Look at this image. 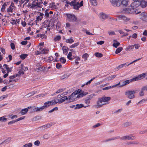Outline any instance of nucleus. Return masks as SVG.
Returning a JSON list of instances; mask_svg holds the SVG:
<instances>
[{
  "label": "nucleus",
  "instance_id": "1",
  "mask_svg": "<svg viewBox=\"0 0 147 147\" xmlns=\"http://www.w3.org/2000/svg\"><path fill=\"white\" fill-rule=\"evenodd\" d=\"M80 90L81 91V90L79 89L78 90L75 91L70 95L68 97L66 96H63L64 102L66 100V103H68L77 100L79 98L78 97V95Z\"/></svg>",
  "mask_w": 147,
  "mask_h": 147
},
{
  "label": "nucleus",
  "instance_id": "2",
  "mask_svg": "<svg viewBox=\"0 0 147 147\" xmlns=\"http://www.w3.org/2000/svg\"><path fill=\"white\" fill-rule=\"evenodd\" d=\"M111 98L110 97L103 96L98 98L97 101V108H99L103 105H105L109 103V101L111 100Z\"/></svg>",
  "mask_w": 147,
  "mask_h": 147
},
{
  "label": "nucleus",
  "instance_id": "3",
  "mask_svg": "<svg viewBox=\"0 0 147 147\" xmlns=\"http://www.w3.org/2000/svg\"><path fill=\"white\" fill-rule=\"evenodd\" d=\"M145 74L143 73L138 75L137 76L133 78L130 80H127L123 82L122 84L119 86V87H123L128 84L130 82L133 81H136L140 80L144 78L145 77Z\"/></svg>",
  "mask_w": 147,
  "mask_h": 147
},
{
  "label": "nucleus",
  "instance_id": "4",
  "mask_svg": "<svg viewBox=\"0 0 147 147\" xmlns=\"http://www.w3.org/2000/svg\"><path fill=\"white\" fill-rule=\"evenodd\" d=\"M42 3L43 2L42 0H40L39 1H38L37 2L33 1L31 3H28L26 5V7L32 9H36L37 8H41L42 7Z\"/></svg>",
  "mask_w": 147,
  "mask_h": 147
},
{
  "label": "nucleus",
  "instance_id": "5",
  "mask_svg": "<svg viewBox=\"0 0 147 147\" xmlns=\"http://www.w3.org/2000/svg\"><path fill=\"white\" fill-rule=\"evenodd\" d=\"M119 138L121 140H134L136 138V137L131 135L125 136L121 138H120L119 136H117L107 140L106 141H109Z\"/></svg>",
  "mask_w": 147,
  "mask_h": 147
},
{
  "label": "nucleus",
  "instance_id": "6",
  "mask_svg": "<svg viewBox=\"0 0 147 147\" xmlns=\"http://www.w3.org/2000/svg\"><path fill=\"white\" fill-rule=\"evenodd\" d=\"M136 93L135 90H128L125 92V94L129 99H132L134 98V94Z\"/></svg>",
  "mask_w": 147,
  "mask_h": 147
},
{
  "label": "nucleus",
  "instance_id": "7",
  "mask_svg": "<svg viewBox=\"0 0 147 147\" xmlns=\"http://www.w3.org/2000/svg\"><path fill=\"white\" fill-rule=\"evenodd\" d=\"M68 21L71 22L76 21L77 20L76 16L73 14L67 13L66 14Z\"/></svg>",
  "mask_w": 147,
  "mask_h": 147
},
{
  "label": "nucleus",
  "instance_id": "8",
  "mask_svg": "<svg viewBox=\"0 0 147 147\" xmlns=\"http://www.w3.org/2000/svg\"><path fill=\"white\" fill-rule=\"evenodd\" d=\"M124 11L126 13H134L136 14H138L140 13V11L139 12H136L132 8H126L124 9Z\"/></svg>",
  "mask_w": 147,
  "mask_h": 147
},
{
  "label": "nucleus",
  "instance_id": "9",
  "mask_svg": "<svg viewBox=\"0 0 147 147\" xmlns=\"http://www.w3.org/2000/svg\"><path fill=\"white\" fill-rule=\"evenodd\" d=\"M140 1H134L131 4V7L136 12H138L136 8L140 5Z\"/></svg>",
  "mask_w": 147,
  "mask_h": 147
},
{
  "label": "nucleus",
  "instance_id": "10",
  "mask_svg": "<svg viewBox=\"0 0 147 147\" xmlns=\"http://www.w3.org/2000/svg\"><path fill=\"white\" fill-rule=\"evenodd\" d=\"M52 105H55L57 103L61 104L64 102L63 97H62L60 99H55L51 101Z\"/></svg>",
  "mask_w": 147,
  "mask_h": 147
},
{
  "label": "nucleus",
  "instance_id": "11",
  "mask_svg": "<svg viewBox=\"0 0 147 147\" xmlns=\"http://www.w3.org/2000/svg\"><path fill=\"white\" fill-rule=\"evenodd\" d=\"M112 5L114 7H119L121 5V0H109Z\"/></svg>",
  "mask_w": 147,
  "mask_h": 147
},
{
  "label": "nucleus",
  "instance_id": "12",
  "mask_svg": "<svg viewBox=\"0 0 147 147\" xmlns=\"http://www.w3.org/2000/svg\"><path fill=\"white\" fill-rule=\"evenodd\" d=\"M140 18L142 20L147 21V13L143 12L139 15Z\"/></svg>",
  "mask_w": 147,
  "mask_h": 147
},
{
  "label": "nucleus",
  "instance_id": "13",
  "mask_svg": "<svg viewBox=\"0 0 147 147\" xmlns=\"http://www.w3.org/2000/svg\"><path fill=\"white\" fill-rule=\"evenodd\" d=\"M67 3L71 5H73L74 6V8L76 9H78L80 7L79 5V3L75 1H72L71 3Z\"/></svg>",
  "mask_w": 147,
  "mask_h": 147
},
{
  "label": "nucleus",
  "instance_id": "14",
  "mask_svg": "<svg viewBox=\"0 0 147 147\" xmlns=\"http://www.w3.org/2000/svg\"><path fill=\"white\" fill-rule=\"evenodd\" d=\"M119 20H122L125 22H127L129 20V18L124 15H119L116 16Z\"/></svg>",
  "mask_w": 147,
  "mask_h": 147
},
{
  "label": "nucleus",
  "instance_id": "15",
  "mask_svg": "<svg viewBox=\"0 0 147 147\" xmlns=\"http://www.w3.org/2000/svg\"><path fill=\"white\" fill-rule=\"evenodd\" d=\"M78 95V97L79 98L82 97L85 95H86L88 94V93L87 92H84L83 91H79Z\"/></svg>",
  "mask_w": 147,
  "mask_h": 147
},
{
  "label": "nucleus",
  "instance_id": "16",
  "mask_svg": "<svg viewBox=\"0 0 147 147\" xmlns=\"http://www.w3.org/2000/svg\"><path fill=\"white\" fill-rule=\"evenodd\" d=\"M88 106H90V105H88L87 106H84V105L82 104H77L76 105V107L74 108L75 109H80L82 107L86 108Z\"/></svg>",
  "mask_w": 147,
  "mask_h": 147
},
{
  "label": "nucleus",
  "instance_id": "17",
  "mask_svg": "<svg viewBox=\"0 0 147 147\" xmlns=\"http://www.w3.org/2000/svg\"><path fill=\"white\" fill-rule=\"evenodd\" d=\"M120 82H119V83H118L117 84H116L115 85H113L112 86H109L106 87L105 88H103L102 90H107L110 89H111V88H114V87H115L119 85L120 84Z\"/></svg>",
  "mask_w": 147,
  "mask_h": 147
},
{
  "label": "nucleus",
  "instance_id": "18",
  "mask_svg": "<svg viewBox=\"0 0 147 147\" xmlns=\"http://www.w3.org/2000/svg\"><path fill=\"white\" fill-rule=\"evenodd\" d=\"M44 109L43 107L42 106L40 107H36L34 108L33 110L34 112H38V111H42V110Z\"/></svg>",
  "mask_w": 147,
  "mask_h": 147
},
{
  "label": "nucleus",
  "instance_id": "19",
  "mask_svg": "<svg viewBox=\"0 0 147 147\" xmlns=\"http://www.w3.org/2000/svg\"><path fill=\"white\" fill-rule=\"evenodd\" d=\"M30 108L31 107H28L27 108L22 109L20 111V113L22 115H24L28 111V109Z\"/></svg>",
  "mask_w": 147,
  "mask_h": 147
},
{
  "label": "nucleus",
  "instance_id": "20",
  "mask_svg": "<svg viewBox=\"0 0 147 147\" xmlns=\"http://www.w3.org/2000/svg\"><path fill=\"white\" fill-rule=\"evenodd\" d=\"M9 3L8 2H7L3 3L1 10V11L4 12L5 11L6 7H7V5L9 4Z\"/></svg>",
  "mask_w": 147,
  "mask_h": 147
},
{
  "label": "nucleus",
  "instance_id": "21",
  "mask_svg": "<svg viewBox=\"0 0 147 147\" xmlns=\"http://www.w3.org/2000/svg\"><path fill=\"white\" fill-rule=\"evenodd\" d=\"M140 5L142 7H145L147 5V2L144 1L142 0L140 1Z\"/></svg>",
  "mask_w": 147,
  "mask_h": 147
},
{
  "label": "nucleus",
  "instance_id": "22",
  "mask_svg": "<svg viewBox=\"0 0 147 147\" xmlns=\"http://www.w3.org/2000/svg\"><path fill=\"white\" fill-rule=\"evenodd\" d=\"M100 18L103 20L109 18V16L108 15L105 14L103 12L101 13L100 14Z\"/></svg>",
  "mask_w": 147,
  "mask_h": 147
},
{
  "label": "nucleus",
  "instance_id": "23",
  "mask_svg": "<svg viewBox=\"0 0 147 147\" xmlns=\"http://www.w3.org/2000/svg\"><path fill=\"white\" fill-rule=\"evenodd\" d=\"M129 0H122L121 3V5L123 6L126 7L128 4V3Z\"/></svg>",
  "mask_w": 147,
  "mask_h": 147
},
{
  "label": "nucleus",
  "instance_id": "24",
  "mask_svg": "<svg viewBox=\"0 0 147 147\" xmlns=\"http://www.w3.org/2000/svg\"><path fill=\"white\" fill-rule=\"evenodd\" d=\"M16 9L9 6L7 8V12L8 13H12Z\"/></svg>",
  "mask_w": 147,
  "mask_h": 147
},
{
  "label": "nucleus",
  "instance_id": "25",
  "mask_svg": "<svg viewBox=\"0 0 147 147\" xmlns=\"http://www.w3.org/2000/svg\"><path fill=\"white\" fill-rule=\"evenodd\" d=\"M139 144V142L137 141H130L126 143V145H129L130 144H134L138 145Z\"/></svg>",
  "mask_w": 147,
  "mask_h": 147
},
{
  "label": "nucleus",
  "instance_id": "26",
  "mask_svg": "<svg viewBox=\"0 0 147 147\" xmlns=\"http://www.w3.org/2000/svg\"><path fill=\"white\" fill-rule=\"evenodd\" d=\"M44 14L42 13H39V15L36 17V21H39L41 20L43 17Z\"/></svg>",
  "mask_w": 147,
  "mask_h": 147
},
{
  "label": "nucleus",
  "instance_id": "27",
  "mask_svg": "<svg viewBox=\"0 0 147 147\" xmlns=\"http://www.w3.org/2000/svg\"><path fill=\"white\" fill-rule=\"evenodd\" d=\"M52 105L51 101H48L45 102L44 103V105L42 106L44 109H46L47 108L49 107L50 105Z\"/></svg>",
  "mask_w": 147,
  "mask_h": 147
},
{
  "label": "nucleus",
  "instance_id": "28",
  "mask_svg": "<svg viewBox=\"0 0 147 147\" xmlns=\"http://www.w3.org/2000/svg\"><path fill=\"white\" fill-rule=\"evenodd\" d=\"M63 53L65 54H67L68 51V48L65 46H63L62 48Z\"/></svg>",
  "mask_w": 147,
  "mask_h": 147
},
{
  "label": "nucleus",
  "instance_id": "29",
  "mask_svg": "<svg viewBox=\"0 0 147 147\" xmlns=\"http://www.w3.org/2000/svg\"><path fill=\"white\" fill-rule=\"evenodd\" d=\"M65 88H63L61 89H60L58 90L54 94H51V96H53L54 95L56 94H58L62 92L63 91L65 90Z\"/></svg>",
  "mask_w": 147,
  "mask_h": 147
},
{
  "label": "nucleus",
  "instance_id": "30",
  "mask_svg": "<svg viewBox=\"0 0 147 147\" xmlns=\"http://www.w3.org/2000/svg\"><path fill=\"white\" fill-rule=\"evenodd\" d=\"M24 74V72L22 70H19L17 74H16V76L18 77H19L22 75Z\"/></svg>",
  "mask_w": 147,
  "mask_h": 147
},
{
  "label": "nucleus",
  "instance_id": "31",
  "mask_svg": "<svg viewBox=\"0 0 147 147\" xmlns=\"http://www.w3.org/2000/svg\"><path fill=\"white\" fill-rule=\"evenodd\" d=\"M3 67L5 69H6L7 73H9V72L11 71V68H9L8 67V65L7 64H4L3 65Z\"/></svg>",
  "mask_w": 147,
  "mask_h": 147
},
{
  "label": "nucleus",
  "instance_id": "32",
  "mask_svg": "<svg viewBox=\"0 0 147 147\" xmlns=\"http://www.w3.org/2000/svg\"><path fill=\"white\" fill-rule=\"evenodd\" d=\"M127 63H125L124 64H121V65H119V66H117V67H116V69L118 70L119 69L123 67L125 65H126V66H127Z\"/></svg>",
  "mask_w": 147,
  "mask_h": 147
},
{
  "label": "nucleus",
  "instance_id": "33",
  "mask_svg": "<svg viewBox=\"0 0 147 147\" xmlns=\"http://www.w3.org/2000/svg\"><path fill=\"white\" fill-rule=\"evenodd\" d=\"M53 58L52 56H50L47 58L46 59L45 61L47 62L51 63L52 61H53Z\"/></svg>",
  "mask_w": 147,
  "mask_h": 147
},
{
  "label": "nucleus",
  "instance_id": "34",
  "mask_svg": "<svg viewBox=\"0 0 147 147\" xmlns=\"http://www.w3.org/2000/svg\"><path fill=\"white\" fill-rule=\"evenodd\" d=\"M134 48V46L133 45L128 46L127 47L125 48V51H130L133 49Z\"/></svg>",
  "mask_w": 147,
  "mask_h": 147
},
{
  "label": "nucleus",
  "instance_id": "35",
  "mask_svg": "<svg viewBox=\"0 0 147 147\" xmlns=\"http://www.w3.org/2000/svg\"><path fill=\"white\" fill-rule=\"evenodd\" d=\"M11 140V138H8L5 140L4 142L1 143L0 144L8 143L10 142Z\"/></svg>",
  "mask_w": 147,
  "mask_h": 147
},
{
  "label": "nucleus",
  "instance_id": "36",
  "mask_svg": "<svg viewBox=\"0 0 147 147\" xmlns=\"http://www.w3.org/2000/svg\"><path fill=\"white\" fill-rule=\"evenodd\" d=\"M95 78H93L91 79L88 82H86L85 84H84L82 85V87H83L84 86L86 85H88L90 84L92 81H93L94 79Z\"/></svg>",
  "mask_w": 147,
  "mask_h": 147
},
{
  "label": "nucleus",
  "instance_id": "37",
  "mask_svg": "<svg viewBox=\"0 0 147 147\" xmlns=\"http://www.w3.org/2000/svg\"><path fill=\"white\" fill-rule=\"evenodd\" d=\"M70 74H65L62 76L61 77V80H63L65 78H67L70 76Z\"/></svg>",
  "mask_w": 147,
  "mask_h": 147
},
{
  "label": "nucleus",
  "instance_id": "38",
  "mask_svg": "<svg viewBox=\"0 0 147 147\" xmlns=\"http://www.w3.org/2000/svg\"><path fill=\"white\" fill-rule=\"evenodd\" d=\"M74 41L72 38H70L67 39L66 40V42L67 43H72L74 42Z\"/></svg>",
  "mask_w": 147,
  "mask_h": 147
},
{
  "label": "nucleus",
  "instance_id": "39",
  "mask_svg": "<svg viewBox=\"0 0 147 147\" xmlns=\"http://www.w3.org/2000/svg\"><path fill=\"white\" fill-rule=\"evenodd\" d=\"M123 50V48L120 47L117 49L115 51V53L118 54L120 53Z\"/></svg>",
  "mask_w": 147,
  "mask_h": 147
},
{
  "label": "nucleus",
  "instance_id": "40",
  "mask_svg": "<svg viewBox=\"0 0 147 147\" xmlns=\"http://www.w3.org/2000/svg\"><path fill=\"white\" fill-rule=\"evenodd\" d=\"M79 44V42H77L71 45L70 46L71 48H73L76 47Z\"/></svg>",
  "mask_w": 147,
  "mask_h": 147
},
{
  "label": "nucleus",
  "instance_id": "41",
  "mask_svg": "<svg viewBox=\"0 0 147 147\" xmlns=\"http://www.w3.org/2000/svg\"><path fill=\"white\" fill-rule=\"evenodd\" d=\"M49 51L47 49H43L41 52V53L43 54H46L48 53Z\"/></svg>",
  "mask_w": 147,
  "mask_h": 147
},
{
  "label": "nucleus",
  "instance_id": "42",
  "mask_svg": "<svg viewBox=\"0 0 147 147\" xmlns=\"http://www.w3.org/2000/svg\"><path fill=\"white\" fill-rule=\"evenodd\" d=\"M94 55L98 57H101L102 56V54L99 53H96L94 54Z\"/></svg>",
  "mask_w": 147,
  "mask_h": 147
},
{
  "label": "nucleus",
  "instance_id": "43",
  "mask_svg": "<svg viewBox=\"0 0 147 147\" xmlns=\"http://www.w3.org/2000/svg\"><path fill=\"white\" fill-rule=\"evenodd\" d=\"M90 3H91L92 5L94 6H96L97 5L96 0H90Z\"/></svg>",
  "mask_w": 147,
  "mask_h": 147
},
{
  "label": "nucleus",
  "instance_id": "44",
  "mask_svg": "<svg viewBox=\"0 0 147 147\" xmlns=\"http://www.w3.org/2000/svg\"><path fill=\"white\" fill-rule=\"evenodd\" d=\"M53 125V123H48L47 124L44 125V126L46 127V128H48L50 127L51 126H52Z\"/></svg>",
  "mask_w": 147,
  "mask_h": 147
},
{
  "label": "nucleus",
  "instance_id": "45",
  "mask_svg": "<svg viewBox=\"0 0 147 147\" xmlns=\"http://www.w3.org/2000/svg\"><path fill=\"white\" fill-rule=\"evenodd\" d=\"M72 55V53L71 52H69L67 55V58L69 59L70 60H72L73 59L71 57Z\"/></svg>",
  "mask_w": 147,
  "mask_h": 147
},
{
  "label": "nucleus",
  "instance_id": "46",
  "mask_svg": "<svg viewBox=\"0 0 147 147\" xmlns=\"http://www.w3.org/2000/svg\"><path fill=\"white\" fill-rule=\"evenodd\" d=\"M28 55L27 54H21L20 55V57L22 59H24Z\"/></svg>",
  "mask_w": 147,
  "mask_h": 147
},
{
  "label": "nucleus",
  "instance_id": "47",
  "mask_svg": "<svg viewBox=\"0 0 147 147\" xmlns=\"http://www.w3.org/2000/svg\"><path fill=\"white\" fill-rule=\"evenodd\" d=\"M59 61L63 63H64L66 61V59L64 57H62L60 59Z\"/></svg>",
  "mask_w": 147,
  "mask_h": 147
},
{
  "label": "nucleus",
  "instance_id": "48",
  "mask_svg": "<svg viewBox=\"0 0 147 147\" xmlns=\"http://www.w3.org/2000/svg\"><path fill=\"white\" fill-rule=\"evenodd\" d=\"M32 144L31 143H29L23 145V147H32Z\"/></svg>",
  "mask_w": 147,
  "mask_h": 147
},
{
  "label": "nucleus",
  "instance_id": "49",
  "mask_svg": "<svg viewBox=\"0 0 147 147\" xmlns=\"http://www.w3.org/2000/svg\"><path fill=\"white\" fill-rule=\"evenodd\" d=\"M144 91L141 88V90L139 93V96H144Z\"/></svg>",
  "mask_w": 147,
  "mask_h": 147
},
{
  "label": "nucleus",
  "instance_id": "50",
  "mask_svg": "<svg viewBox=\"0 0 147 147\" xmlns=\"http://www.w3.org/2000/svg\"><path fill=\"white\" fill-rule=\"evenodd\" d=\"M49 6L51 8H55L56 7L55 3H50Z\"/></svg>",
  "mask_w": 147,
  "mask_h": 147
},
{
  "label": "nucleus",
  "instance_id": "51",
  "mask_svg": "<svg viewBox=\"0 0 147 147\" xmlns=\"http://www.w3.org/2000/svg\"><path fill=\"white\" fill-rule=\"evenodd\" d=\"M7 120V119L6 118H5L4 117H0V121H2L3 122L6 121Z\"/></svg>",
  "mask_w": 147,
  "mask_h": 147
},
{
  "label": "nucleus",
  "instance_id": "52",
  "mask_svg": "<svg viewBox=\"0 0 147 147\" xmlns=\"http://www.w3.org/2000/svg\"><path fill=\"white\" fill-rule=\"evenodd\" d=\"M61 38V37L60 36H57L54 38V40L55 41L60 40Z\"/></svg>",
  "mask_w": 147,
  "mask_h": 147
},
{
  "label": "nucleus",
  "instance_id": "53",
  "mask_svg": "<svg viewBox=\"0 0 147 147\" xmlns=\"http://www.w3.org/2000/svg\"><path fill=\"white\" fill-rule=\"evenodd\" d=\"M88 55L87 53H86L83 55L82 57V58L85 59H87V58L88 57Z\"/></svg>",
  "mask_w": 147,
  "mask_h": 147
},
{
  "label": "nucleus",
  "instance_id": "54",
  "mask_svg": "<svg viewBox=\"0 0 147 147\" xmlns=\"http://www.w3.org/2000/svg\"><path fill=\"white\" fill-rule=\"evenodd\" d=\"M48 9H46L45 11V16L46 18H48L49 17V13L47 12Z\"/></svg>",
  "mask_w": 147,
  "mask_h": 147
},
{
  "label": "nucleus",
  "instance_id": "55",
  "mask_svg": "<svg viewBox=\"0 0 147 147\" xmlns=\"http://www.w3.org/2000/svg\"><path fill=\"white\" fill-rule=\"evenodd\" d=\"M58 109V108L57 107H55L53 109L50 110V111H49V113H51L54 111L55 110L57 111Z\"/></svg>",
  "mask_w": 147,
  "mask_h": 147
},
{
  "label": "nucleus",
  "instance_id": "56",
  "mask_svg": "<svg viewBox=\"0 0 147 147\" xmlns=\"http://www.w3.org/2000/svg\"><path fill=\"white\" fill-rule=\"evenodd\" d=\"M119 45H120V43L119 42H117L116 43H113V47L116 48L118 46H119Z\"/></svg>",
  "mask_w": 147,
  "mask_h": 147
},
{
  "label": "nucleus",
  "instance_id": "57",
  "mask_svg": "<svg viewBox=\"0 0 147 147\" xmlns=\"http://www.w3.org/2000/svg\"><path fill=\"white\" fill-rule=\"evenodd\" d=\"M116 76V75H112L110 76L109 78V80H111L113 79Z\"/></svg>",
  "mask_w": 147,
  "mask_h": 147
},
{
  "label": "nucleus",
  "instance_id": "58",
  "mask_svg": "<svg viewBox=\"0 0 147 147\" xmlns=\"http://www.w3.org/2000/svg\"><path fill=\"white\" fill-rule=\"evenodd\" d=\"M40 144V142L39 140H37L34 142V144L35 146H38Z\"/></svg>",
  "mask_w": 147,
  "mask_h": 147
},
{
  "label": "nucleus",
  "instance_id": "59",
  "mask_svg": "<svg viewBox=\"0 0 147 147\" xmlns=\"http://www.w3.org/2000/svg\"><path fill=\"white\" fill-rule=\"evenodd\" d=\"M85 103L87 105H88L90 102V100L89 99L86 98L84 101Z\"/></svg>",
  "mask_w": 147,
  "mask_h": 147
},
{
  "label": "nucleus",
  "instance_id": "60",
  "mask_svg": "<svg viewBox=\"0 0 147 147\" xmlns=\"http://www.w3.org/2000/svg\"><path fill=\"white\" fill-rule=\"evenodd\" d=\"M147 100L145 99H143L142 100H141L138 103V104H141L142 103H144Z\"/></svg>",
  "mask_w": 147,
  "mask_h": 147
},
{
  "label": "nucleus",
  "instance_id": "61",
  "mask_svg": "<svg viewBox=\"0 0 147 147\" xmlns=\"http://www.w3.org/2000/svg\"><path fill=\"white\" fill-rule=\"evenodd\" d=\"M56 67L57 69H59L62 67L60 63H57L56 65Z\"/></svg>",
  "mask_w": 147,
  "mask_h": 147
},
{
  "label": "nucleus",
  "instance_id": "62",
  "mask_svg": "<svg viewBox=\"0 0 147 147\" xmlns=\"http://www.w3.org/2000/svg\"><path fill=\"white\" fill-rule=\"evenodd\" d=\"M45 95H46V94H40L36 96V97H43L45 96Z\"/></svg>",
  "mask_w": 147,
  "mask_h": 147
},
{
  "label": "nucleus",
  "instance_id": "63",
  "mask_svg": "<svg viewBox=\"0 0 147 147\" xmlns=\"http://www.w3.org/2000/svg\"><path fill=\"white\" fill-rule=\"evenodd\" d=\"M94 96L93 94H91L88 96L87 98V99H89V100H90L93 98Z\"/></svg>",
  "mask_w": 147,
  "mask_h": 147
},
{
  "label": "nucleus",
  "instance_id": "64",
  "mask_svg": "<svg viewBox=\"0 0 147 147\" xmlns=\"http://www.w3.org/2000/svg\"><path fill=\"white\" fill-rule=\"evenodd\" d=\"M141 88L144 91H146L147 92V85L143 86Z\"/></svg>",
  "mask_w": 147,
  "mask_h": 147
}]
</instances>
